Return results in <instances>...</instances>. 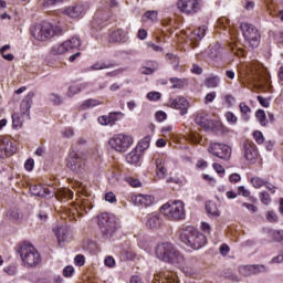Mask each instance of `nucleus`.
I'll use <instances>...</instances> for the list:
<instances>
[{
  "instance_id": "bb28decb",
  "label": "nucleus",
  "mask_w": 283,
  "mask_h": 283,
  "mask_svg": "<svg viewBox=\"0 0 283 283\" xmlns=\"http://www.w3.org/2000/svg\"><path fill=\"white\" fill-rule=\"evenodd\" d=\"M57 200H72L74 198V192L67 188H62L55 192Z\"/></svg>"
},
{
  "instance_id": "f03ea898",
  "label": "nucleus",
  "mask_w": 283,
  "mask_h": 283,
  "mask_svg": "<svg viewBox=\"0 0 283 283\" xmlns=\"http://www.w3.org/2000/svg\"><path fill=\"white\" fill-rule=\"evenodd\" d=\"M157 260L166 262L167 264H177L182 266L185 264V255L175 248L172 243H160L155 249Z\"/></svg>"
},
{
  "instance_id": "052dcab7",
  "label": "nucleus",
  "mask_w": 283,
  "mask_h": 283,
  "mask_svg": "<svg viewBox=\"0 0 283 283\" xmlns=\"http://www.w3.org/2000/svg\"><path fill=\"white\" fill-rule=\"evenodd\" d=\"M266 220L269 222H277V214L275 213V211H269L266 214Z\"/></svg>"
},
{
  "instance_id": "79ce46f5",
  "label": "nucleus",
  "mask_w": 283,
  "mask_h": 283,
  "mask_svg": "<svg viewBox=\"0 0 283 283\" xmlns=\"http://www.w3.org/2000/svg\"><path fill=\"white\" fill-rule=\"evenodd\" d=\"M118 116H123V113L122 112L109 113L108 115L109 125H116L117 120H119Z\"/></svg>"
},
{
  "instance_id": "69168bd1",
  "label": "nucleus",
  "mask_w": 283,
  "mask_h": 283,
  "mask_svg": "<svg viewBox=\"0 0 283 283\" xmlns=\"http://www.w3.org/2000/svg\"><path fill=\"white\" fill-rule=\"evenodd\" d=\"M260 105H262V107H269V105H271V103L269 102V98H264L263 96H258L256 97Z\"/></svg>"
},
{
  "instance_id": "72a5a7b5",
  "label": "nucleus",
  "mask_w": 283,
  "mask_h": 283,
  "mask_svg": "<svg viewBox=\"0 0 283 283\" xmlns=\"http://www.w3.org/2000/svg\"><path fill=\"white\" fill-rule=\"evenodd\" d=\"M123 39H125V31L120 29L111 33V41H113V43H120Z\"/></svg>"
},
{
  "instance_id": "1a4fd4ad",
  "label": "nucleus",
  "mask_w": 283,
  "mask_h": 283,
  "mask_svg": "<svg viewBox=\"0 0 283 283\" xmlns=\"http://www.w3.org/2000/svg\"><path fill=\"white\" fill-rule=\"evenodd\" d=\"M240 28L249 45L252 48H258V45H260V31H258L253 24L247 22H242Z\"/></svg>"
},
{
  "instance_id": "cd10ccee",
  "label": "nucleus",
  "mask_w": 283,
  "mask_h": 283,
  "mask_svg": "<svg viewBox=\"0 0 283 283\" xmlns=\"http://www.w3.org/2000/svg\"><path fill=\"white\" fill-rule=\"evenodd\" d=\"M239 109L241 113V118L247 123L250 120L251 118V107L249 105H247V103L241 102L239 104Z\"/></svg>"
},
{
  "instance_id": "5fc2aeb1",
  "label": "nucleus",
  "mask_w": 283,
  "mask_h": 283,
  "mask_svg": "<svg viewBox=\"0 0 283 283\" xmlns=\"http://www.w3.org/2000/svg\"><path fill=\"white\" fill-rule=\"evenodd\" d=\"M104 264H105V266H108L109 269H113V266H116V260H114L113 256H107L104 260Z\"/></svg>"
},
{
  "instance_id": "6ab92c4d",
  "label": "nucleus",
  "mask_w": 283,
  "mask_h": 283,
  "mask_svg": "<svg viewBox=\"0 0 283 283\" xmlns=\"http://www.w3.org/2000/svg\"><path fill=\"white\" fill-rule=\"evenodd\" d=\"M243 155L245 160H249L250 163H253L255 158H258V148H255V144L251 142H247L243 145Z\"/></svg>"
},
{
  "instance_id": "c756f323",
  "label": "nucleus",
  "mask_w": 283,
  "mask_h": 283,
  "mask_svg": "<svg viewBox=\"0 0 283 283\" xmlns=\"http://www.w3.org/2000/svg\"><path fill=\"white\" fill-rule=\"evenodd\" d=\"M7 218L11 220V222H21V213L19 209L11 208L7 212Z\"/></svg>"
},
{
  "instance_id": "2f4dec72",
  "label": "nucleus",
  "mask_w": 283,
  "mask_h": 283,
  "mask_svg": "<svg viewBox=\"0 0 283 283\" xmlns=\"http://www.w3.org/2000/svg\"><path fill=\"white\" fill-rule=\"evenodd\" d=\"M97 105H101V101L90 98L84 101V103L80 106V109L85 111V109H92V107H97Z\"/></svg>"
},
{
  "instance_id": "bf43d9fd",
  "label": "nucleus",
  "mask_w": 283,
  "mask_h": 283,
  "mask_svg": "<svg viewBox=\"0 0 283 283\" xmlns=\"http://www.w3.org/2000/svg\"><path fill=\"white\" fill-rule=\"evenodd\" d=\"M179 266H181V269H182L185 275H188V276H189V275H193V268L187 266V264H186L185 261H184V264H182V265H179Z\"/></svg>"
},
{
  "instance_id": "a18cd8bd",
  "label": "nucleus",
  "mask_w": 283,
  "mask_h": 283,
  "mask_svg": "<svg viewBox=\"0 0 283 283\" xmlns=\"http://www.w3.org/2000/svg\"><path fill=\"white\" fill-rule=\"evenodd\" d=\"M151 143V136H146L139 142V148L145 150L149 149V144Z\"/></svg>"
},
{
  "instance_id": "ea45409f",
  "label": "nucleus",
  "mask_w": 283,
  "mask_h": 283,
  "mask_svg": "<svg viewBox=\"0 0 283 283\" xmlns=\"http://www.w3.org/2000/svg\"><path fill=\"white\" fill-rule=\"evenodd\" d=\"M220 84V78L218 76H210L206 80V87H218Z\"/></svg>"
},
{
  "instance_id": "412c9836",
  "label": "nucleus",
  "mask_w": 283,
  "mask_h": 283,
  "mask_svg": "<svg viewBox=\"0 0 283 283\" xmlns=\"http://www.w3.org/2000/svg\"><path fill=\"white\" fill-rule=\"evenodd\" d=\"M155 283H178V279L171 272H160L155 276Z\"/></svg>"
},
{
  "instance_id": "f3484780",
  "label": "nucleus",
  "mask_w": 283,
  "mask_h": 283,
  "mask_svg": "<svg viewBox=\"0 0 283 283\" xmlns=\"http://www.w3.org/2000/svg\"><path fill=\"white\" fill-rule=\"evenodd\" d=\"M87 10V7L85 4H76L74 7H69L64 10V14L66 17H70L71 19H78L80 17H83Z\"/></svg>"
},
{
  "instance_id": "aec40b11",
  "label": "nucleus",
  "mask_w": 283,
  "mask_h": 283,
  "mask_svg": "<svg viewBox=\"0 0 283 283\" xmlns=\"http://www.w3.org/2000/svg\"><path fill=\"white\" fill-rule=\"evenodd\" d=\"M32 98H34V93L30 92L20 104V114L24 115V118H30V108L32 107Z\"/></svg>"
},
{
  "instance_id": "393cba45",
  "label": "nucleus",
  "mask_w": 283,
  "mask_h": 283,
  "mask_svg": "<svg viewBox=\"0 0 283 283\" xmlns=\"http://www.w3.org/2000/svg\"><path fill=\"white\" fill-rule=\"evenodd\" d=\"M25 120H30V118H25L24 115H22V113H14L12 115V125L14 129H21V127H23V123H25Z\"/></svg>"
},
{
  "instance_id": "603ef678",
  "label": "nucleus",
  "mask_w": 283,
  "mask_h": 283,
  "mask_svg": "<svg viewBox=\"0 0 283 283\" xmlns=\"http://www.w3.org/2000/svg\"><path fill=\"white\" fill-rule=\"evenodd\" d=\"M63 275L64 277H72V275H74V266L72 265L65 266L63 270Z\"/></svg>"
},
{
  "instance_id": "13d9d810",
  "label": "nucleus",
  "mask_w": 283,
  "mask_h": 283,
  "mask_svg": "<svg viewBox=\"0 0 283 283\" xmlns=\"http://www.w3.org/2000/svg\"><path fill=\"white\" fill-rule=\"evenodd\" d=\"M76 266H83L85 264V256L83 254H77L74 259Z\"/></svg>"
},
{
  "instance_id": "680f3d73",
  "label": "nucleus",
  "mask_w": 283,
  "mask_h": 283,
  "mask_svg": "<svg viewBox=\"0 0 283 283\" xmlns=\"http://www.w3.org/2000/svg\"><path fill=\"white\" fill-rule=\"evenodd\" d=\"M24 168L27 169V171H32V169H34V159H27V161L24 163Z\"/></svg>"
},
{
  "instance_id": "8fccbe9b",
  "label": "nucleus",
  "mask_w": 283,
  "mask_h": 283,
  "mask_svg": "<svg viewBox=\"0 0 283 283\" xmlns=\"http://www.w3.org/2000/svg\"><path fill=\"white\" fill-rule=\"evenodd\" d=\"M144 17L146 19H149L150 21H157L158 20V11H147Z\"/></svg>"
},
{
  "instance_id": "473e14b6",
  "label": "nucleus",
  "mask_w": 283,
  "mask_h": 283,
  "mask_svg": "<svg viewBox=\"0 0 283 283\" xmlns=\"http://www.w3.org/2000/svg\"><path fill=\"white\" fill-rule=\"evenodd\" d=\"M206 211L209 216H213L214 218L220 217V210H218V206L213 202H208L206 205Z\"/></svg>"
},
{
  "instance_id": "3c124183",
  "label": "nucleus",
  "mask_w": 283,
  "mask_h": 283,
  "mask_svg": "<svg viewBox=\"0 0 283 283\" xmlns=\"http://www.w3.org/2000/svg\"><path fill=\"white\" fill-rule=\"evenodd\" d=\"M253 137L258 143V145H262V143H264V135H262V132L260 130L254 132Z\"/></svg>"
},
{
  "instance_id": "09e8293b",
  "label": "nucleus",
  "mask_w": 283,
  "mask_h": 283,
  "mask_svg": "<svg viewBox=\"0 0 283 283\" xmlns=\"http://www.w3.org/2000/svg\"><path fill=\"white\" fill-rule=\"evenodd\" d=\"M107 67H112V65L103 62H96L91 66V70H107Z\"/></svg>"
},
{
  "instance_id": "a878e982",
  "label": "nucleus",
  "mask_w": 283,
  "mask_h": 283,
  "mask_svg": "<svg viewBox=\"0 0 283 283\" xmlns=\"http://www.w3.org/2000/svg\"><path fill=\"white\" fill-rule=\"evenodd\" d=\"M156 169H157V176L158 178L163 179L167 176V168H165V159L157 158L155 160Z\"/></svg>"
},
{
  "instance_id": "2eb2a0df",
  "label": "nucleus",
  "mask_w": 283,
  "mask_h": 283,
  "mask_svg": "<svg viewBox=\"0 0 283 283\" xmlns=\"http://www.w3.org/2000/svg\"><path fill=\"white\" fill-rule=\"evenodd\" d=\"M169 107H171L172 109H179L180 116H185V114H187V111L189 109V101H187V98H185L184 96L170 98Z\"/></svg>"
},
{
  "instance_id": "0e129e2a",
  "label": "nucleus",
  "mask_w": 283,
  "mask_h": 283,
  "mask_svg": "<svg viewBox=\"0 0 283 283\" xmlns=\"http://www.w3.org/2000/svg\"><path fill=\"white\" fill-rule=\"evenodd\" d=\"M156 119L158 120V123H163V120L167 119V113L159 111L156 113Z\"/></svg>"
},
{
  "instance_id": "e433bc0d",
  "label": "nucleus",
  "mask_w": 283,
  "mask_h": 283,
  "mask_svg": "<svg viewBox=\"0 0 283 283\" xmlns=\"http://www.w3.org/2000/svg\"><path fill=\"white\" fill-rule=\"evenodd\" d=\"M10 50V44H6L0 49V54L6 61H14V55L11 53H6Z\"/></svg>"
},
{
  "instance_id": "7ed1b4c3",
  "label": "nucleus",
  "mask_w": 283,
  "mask_h": 283,
  "mask_svg": "<svg viewBox=\"0 0 283 283\" xmlns=\"http://www.w3.org/2000/svg\"><path fill=\"white\" fill-rule=\"evenodd\" d=\"M31 34L36 41H50L54 36H61L63 29L52 25V23L43 22L31 28Z\"/></svg>"
},
{
  "instance_id": "4468645a",
  "label": "nucleus",
  "mask_w": 283,
  "mask_h": 283,
  "mask_svg": "<svg viewBox=\"0 0 283 283\" xmlns=\"http://www.w3.org/2000/svg\"><path fill=\"white\" fill-rule=\"evenodd\" d=\"M17 153V147L10 139L0 137V158H8Z\"/></svg>"
},
{
  "instance_id": "5701e85b",
  "label": "nucleus",
  "mask_w": 283,
  "mask_h": 283,
  "mask_svg": "<svg viewBox=\"0 0 283 283\" xmlns=\"http://www.w3.org/2000/svg\"><path fill=\"white\" fill-rule=\"evenodd\" d=\"M205 34H207V27L202 25L196 29L190 35L189 39L191 43H196L198 41H202L205 39Z\"/></svg>"
},
{
  "instance_id": "c03bdc74",
  "label": "nucleus",
  "mask_w": 283,
  "mask_h": 283,
  "mask_svg": "<svg viewBox=\"0 0 283 283\" xmlns=\"http://www.w3.org/2000/svg\"><path fill=\"white\" fill-rule=\"evenodd\" d=\"M65 0H40V6L43 8H50L51 6H56V3H63Z\"/></svg>"
},
{
  "instance_id": "9d476101",
  "label": "nucleus",
  "mask_w": 283,
  "mask_h": 283,
  "mask_svg": "<svg viewBox=\"0 0 283 283\" xmlns=\"http://www.w3.org/2000/svg\"><path fill=\"white\" fill-rule=\"evenodd\" d=\"M66 167L75 174H83L85 169V157H83V154L72 150L66 159Z\"/></svg>"
},
{
  "instance_id": "a19ab883",
  "label": "nucleus",
  "mask_w": 283,
  "mask_h": 283,
  "mask_svg": "<svg viewBox=\"0 0 283 283\" xmlns=\"http://www.w3.org/2000/svg\"><path fill=\"white\" fill-rule=\"evenodd\" d=\"M196 125L199 127H203V129H209V125L207 124V118L202 117V115H197L195 118Z\"/></svg>"
},
{
  "instance_id": "dca6fc26",
  "label": "nucleus",
  "mask_w": 283,
  "mask_h": 283,
  "mask_svg": "<svg viewBox=\"0 0 283 283\" xmlns=\"http://www.w3.org/2000/svg\"><path fill=\"white\" fill-rule=\"evenodd\" d=\"M30 192L32 196H38V198H54V190L43 186L32 185Z\"/></svg>"
},
{
  "instance_id": "c85d7f7f",
  "label": "nucleus",
  "mask_w": 283,
  "mask_h": 283,
  "mask_svg": "<svg viewBox=\"0 0 283 283\" xmlns=\"http://www.w3.org/2000/svg\"><path fill=\"white\" fill-rule=\"evenodd\" d=\"M86 88H87V83L74 84L69 87L67 96H70V98H72V96L83 92V90H86Z\"/></svg>"
},
{
  "instance_id": "f704fd0d",
  "label": "nucleus",
  "mask_w": 283,
  "mask_h": 283,
  "mask_svg": "<svg viewBox=\"0 0 283 283\" xmlns=\"http://www.w3.org/2000/svg\"><path fill=\"white\" fill-rule=\"evenodd\" d=\"M140 160V155L138 154V150H133L126 156V161L129 165H136Z\"/></svg>"
},
{
  "instance_id": "c9c22d12",
  "label": "nucleus",
  "mask_w": 283,
  "mask_h": 283,
  "mask_svg": "<svg viewBox=\"0 0 283 283\" xmlns=\"http://www.w3.org/2000/svg\"><path fill=\"white\" fill-rule=\"evenodd\" d=\"M105 21H107V19H101V14L96 13L92 21V28H94V30H101L103 28L101 23H105Z\"/></svg>"
},
{
  "instance_id": "a211bd4d",
  "label": "nucleus",
  "mask_w": 283,
  "mask_h": 283,
  "mask_svg": "<svg viewBox=\"0 0 283 283\" xmlns=\"http://www.w3.org/2000/svg\"><path fill=\"white\" fill-rule=\"evenodd\" d=\"M132 200L136 207H151L154 205L151 195H133Z\"/></svg>"
},
{
  "instance_id": "423d86ee",
  "label": "nucleus",
  "mask_w": 283,
  "mask_h": 283,
  "mask_svg": "<svg viewBox=\"0 0 283 283\" xmlns=\"http://www.w3.org/2000/svg\"><path fill=\"white\" fill-rule=\"evenodd\" d=\"M75 50H81V38L73 36L61 44H55L51 49L53 56H63V54H72Z\"/></svg>"
},
{
  "instance_id": "37998d69",
  "label": "nucleus",
  "mask_w": 283,
  "mask_h": 283,
  "mask_svg": "<svg viewBox=\"0 0 283 283\" xmlns=\"http://www.w3.org/2000/svg\"><path fill=\"white\" fill-rule=\"evenodd\" d=\"M259 198L262 205H265V206L271 205V195H269V192L266 191L260 192Z\"/></svg>"
},
{
  "instance_id": "f8f14e48",
  "label": "nucleus",
  "mask_w": 283,
  "mask_h": 283,
  "mask_svg": "<svg viewBox=\"0 0 283 283\" xmlns=\"http://www.w3.org/2000/svg\"><path fill=\"white\" fill-rule=\"evenodd\" d=\"M209 154L220 158V160H229L231 158V148L227 144L211 143L208 147Z\"/></svg>"
},
{
  "instance_id": "f257e3e1",
  "label": "nucleus",
  "mask_w": 283,
  "mask_h": 283,
  "mask_svg": "<svg viewBox=\"0 0 283 283\" xmlns=\"http://www.w3.org/2000/svg\"><path fill=\"white\" fill-rule=\"evenodd\" d=\"M177 238H179L182 244L189 249H193V251H198V249H202V247L207 244V237H205V234L198 231L193 226H182L179 228L177 231Z\"/></svg>"
},
{
  "instance_id": "e2e57ef3",
  "label": "nucleus",
  "mask_w": 283,
  "mask_h": 283,
  "mask_svg": "<svg viewBox=\"0 0 283 283\" xmlns=\"http://www.w3.org/2000/svg\"><path fill=\"white\" fill-rule=\"evenodd\" d=\"M224 101L229 107H233V105H235V97H233V95H226Z\"/></svg>"
},
{
  "instance_id": "4be33fe9",
  "label": "nucleus",
  "mask_w": 283,
  "mask_h": 283,
  "mask_svg": "<svg viewBox=\"0 0 283 283\" xmlns=\"http://www.w3.org/2000/svg\"><path fill=\"white\" fill-rule=\"evenodd\" d=\"M266 266L264 265H245L241 268L243 275H258V273H265Z\"/></svg>"
},
{
  "instance_id": "39448f33",
  "label": "nucleus",
  "mask_w": 283,
  "mask_h": 283,
  "mask_svg": "<svg viewBox=\"0 0 283 283\" xmlns=\"http://www.w3.org/2000/svg\"><path fill=\"white\" fill-rule=\"evenodd\" d=\"M160 212L168 218V220H185V202L170 200L161 206Z\"/></svg>"
},
{
  "instance_id": "6e6d98bb",
  "label": "nucleus",
  "mask_w": 283,
  "mask_h": 283,
  "mask_svg": "<svg viewBox=\"0 0 283 283\" xmlns=\"http://www.w3.org/2000/svg\"><path fill=\"white\" fill-rule=\"evenodd\" d=\"M238 193H239V196H243V198H249V196H251V191L247 190V188H244V186H240L238 188Z\"/></svg>"
},
{
  "instance_id": "de8ad7c7",
  "label": "nucleus",
  "mask_w": 283,
  "mask_h": 283,
  "mask_svg": "<svg viewBox=\"0 0 283 283\" xmlns=\"http://www.w3.org/2000/svg\"><path fill=\"white\" fill-rule=\"evenodd\" d=\"M49 101H51V103H54V105H61V103H63V98L54 93L49 94Z\"/></svg>"
},
{
  "instance_id": "6e6552de",
  "label": "nucleus",
  "mask_w": 283,
  "mask_h": 283,
  "mask_svg": "<svg viewBox=\"0 0 283 283\" xmlns=\"http://www.w3.org/2000/svg\"><path fill=\"white\" fill-rule=\"evenodd\" d=\"M98 227L103 235H106V238H112V235H114L118 230V223L114 217H111L107 212H103L98 216Z\"/></svg>"
},
{
  "instance_id": "49530a36",
  "label": "nucleus",
  "mask_w": 283,
  "mask_h": 283,
  "mask_svg": "<svg viewBox=\"0 0 283 283\" xmlns=\"http://www.w3.org/2000/svg\"><path fill=\"white\" fill-rule=\"evenodd\" d=\"M226 119L228 120V123L230 125H235V123H238V116H235V114H233V112H227Z\"/></svg>"
},
{
  "instance_id": "864d4df0",
  "label": "nucleus",
  "mask_w": 283,
  "mask_h": 283,
  "mask_svg": "<svg viewBox=\"0 0 283 283\" xmlns=\"http://www.w3.org/2000/svg\"><path fill=\"white\" fill-rule=\"evenodd\" d=\"M230 50L233 52V54H235V56H244V54H247V52L241 48L230 46Z\"/></svg>"
},
{
  "instance_id": "7c9ffc66",
  "label": "nucleus",
  "mask_w": 283,
  "mask_h": 283,
  "mask_svg": "<svg viewBox=\"0 0 283 283\" xmlns=\"http://www.w3.org/2000/svg\"><path fill=\"white\" fill-rule=\"evenodd\" d=\"M170 83H171V90H182V87H185V85H187V80L186 78L171 77Z\"/></svg>"
},
{
  "instance_id": "0eeeda50",
  "label": "nucleus",
  "mask_w": 283,
  "mask_h": 283,
  "mask_svg": "<svg viewBox=\"0 0 283 283\" xmlns=\"http://www.w3.org/2000/svg\"><path fill=\"white\" fill-rule=\"evenodd\" d=\"M108 145L111 149L119 151V154H125L134 145V137L123 133L116 134L108 140Z\"/></svg>"
},
{
  "instance_id": "338daca9",
  "label": "nucleus",
  "mask_w": 283,
  "mask_h": 283,
  "mask_svg": "<svg viewBox=\"0 0 283 283\" xmlns=\"http://www.w3.org/2000/svg\"><path fill=\"white\" fill-rule=\"evenodd\" d=\"M216 92H210L206 95V104L208 103H213V101H216Z\"/></svg>"
},
{
  "instance_id": "20e7f679",
  "label": "nucleus",
  "mask_w": 283,
  "mask_h": 283,
  "mask_svg": "<svg viewBox=\"0 0 283 283\" xmlns=\"http://www.w3.org/2000/svg\"><path fill=\"white\" fill-rule=\"evenodd\" d=\"M18 253L25 266L32 268L41 264V254L31 243H22L19 247Z\"/></svg>"
},
{
  "instance_id": "ddd939ff",
  "label": "nucleus",
  "mask_w": 283,
  "mask_h": 283,
  "mask_svg": "<svg viewBox=\"0 0 283 283\" xmlns=\"http://www.w3.org/2000/svg\"><path fill=\"white\" fill-rule=\"evenodd\" d=\"M53 233H55L60 247H65L74 238L72 229L67 226L54 228Z\"/></svg>"
},
{
  "instance_id": "4c0bfd02",
  "label": "nucleus",
  "mask_w": 283,
  "mask_h": 283,
  "mask_svg": "<svg viewBox=\"0 0 283 283\" xmlns=\"http://www.w3.org/2000/svg\"><path fill=\"white\" fill-rule=\"evenodd\" d=\"M255 117L258 118L260 125H262L263 127H266V124L269 123V120H266V113H264L263 109L256 111Z\"/></svg>"
},
{
  "instance_id": "9b49d317",
  "label": "nucleus",
  "mask_w": 283,
  "mask_h": 283,
  "mask_svg": "<svg viewBox=\"0 0 283 283\" xmlns=\"http://www.w3.org/2000/svg\"><path fill=\"white\" fill-rule=\"evenodd\" d=\"M176 6L182 14H187L188 17H193V14H198L202 10L200 0H177Z\"/></svg>"
},
{
  "instance_id": "4d7b16f0",
  "label": "nucleus",
  "mask_w": 283,
  "mask_h": 283,
  "mask_svg": "<svg viewBox=\"0 0 283 283\" xmlns=\"http://www.w3.org/2000/svg\"><path fill=\"white\" fill-rule=\"evenodd\" d=\"M160 96L159 92H150L147 94L148 101H160Z\"/></svg>"
},
{
  "instance_id": "774afa93",
  "label": "nucleus",
  "mask_w": 283,
  "mask_h": 283,
  "mask_svg": "<svg viewBox=\"0 0 283 283\" xmlns=\"http://www.w3.org/2000/svg\"><path fill=\"white\" fill-rule=\"evenodd\" d=\"M282 262H283V252L271 260V264H282Z\"/></svg>"
},
{
  "instance_id": "b1692460",
  "label": "nucleus",
  "mask_w": 283,
  "mask_h": 283,
  "mask_svg": "<svg viewBox=\"0 0 283 283\" xmlns=\"http://www.w3.org/2000/svg\"><path fill=\"white\" fill-rule=\"evenodd\" d=\"M160 224H161V221L158 213H151L148 216V219L146 221V227L148 229H158Z\"/></svg>"
},
{
  "instance_id": "58836bf2",
  "label": "nucleus",
  "mask_w": 283,
  "mask_h": 283,
  "mask_svg": "<svg viewBox=\"0 0 283 283\" xmlns=\"http://www.w3.org/2000/svg\"><path fill=\"white\" fill-rule=\"evenodd\" d=\"M251 184L253 185L254 189H260L261 187H264V185H269V181H266L260 177H253L251 179Z\"/></svg>"
}]
</instances>
